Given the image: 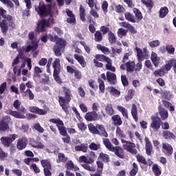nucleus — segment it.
I'll use <instances>...</instances> for the list:
<instances>
[{"label": "nucleus", "mask_w": 176, "mask_h": 176, "mask_svg": "<svg viewBox=\"0 0 176 176\" xmlns=\"http://www.w3.org/2000/svg\"><path fill=\"white\" fill-rule=\"evenodd\" d=\"M85 119L87 122H96L100 119V116L96 111H89L85 114Z\"/></svg>", "instance_id": "nucleus-16"}, {"label": "nucleus", "mask_w": 176, "mask_h": 176, "mask_svg": "<svg viewBox=\"0 0 176 176\" xmlns=\"http://www.w3.org/2000/svg\"><path fill=\"white\" fill-rule=\"evenodd\" d=\"M162 138L167 141H171V140L175 141L176 140V136L170 131H164L162 132Z\"/></svg>", "instance_id": "nucleus-24"}, {"label": "nucleus", "mask_w": 176, "mask_h": 176, "mask_svg": "<svg viewBox=\"0 0 176 176\" xmlns=\"http://www.w3.org/2000/svg\"><path fill=\"white\" fill-rule=\"evenodd\" d=\"M6 87H7L6 82H3L0 85V100L3 99V96H1V94H3V93H5V90H6ZM2 107H3V104H2V102L0 100V111L1 109H2ZM0 116H1V113H0Z\"/></svg>", "instance_id": "nucleus-34"}, {"label": "nucleus", "mask_w": 176, "mask_h": 176, "mask_svg": "<svg viewBox=\"0 0 176 176\" xmlns=\"http://www.w3.org/2000/svg\"><path fill=\"white\" fill-rule=\"evenodd\" d=\"M166 74V72L164 71V69H162V67H161L160 69H157L155 71H154L153 72V75L154 76H164V74Z\"/></svg>", "instance_id": "nucleus-55"}, {"label": "nucleus", "mask_w": 176, "mask_h": 176, "mask_svg": "<svg viewBox=\"0 0 176 176\" xmlns=\"http://www.w3.org/2000/svg\"><path fill=\"white\" fill-rule=\"evenodd\" d=\"M52 68H54V79L57 83H61V78L60 77L61 65L60 64V58H55L54 61L52 63Z\"/></svg>", "instance_id": "nucleus-8"}, {"label": "nucleus", "mask_w": 176, "mask_h": 176, "mask_svg": "<svg viewBox=\"0 0 176 176\" xmlns=\"http://www.w3.org/2000/svg\"><path fill=\"white\" fill-rule=\"evenodd\" d=\"M173 67V64H171V59L168 60V63H166L164 67H162V69H164L165 72H168V71L171 70Z\"/></svg>", "instance_id": "nucleus-61"}, {"label": "nucleus", "mask_w": 176, "mask_h": 176, "mask_svg": "<svg viewBox=\"0 0 176 176\" xmlns=\"http://www.w3.org/2000/svg\"><path fill=\"white\" fill-rule=\"evenodd\" d=\"M16 138H19V135L17 134H11L9 136H3L0 138V141L4 146V148H9L12 143L16 140Z\"/></svg>", "instance_id": "nucleus-11"}, {"label": "nucleus", "mask_w": 176, "mask_h": 176, "mask_svg": "<svg viewBox=\"0 0 176 176\" xmlns=\"http://www.w3.org/2000/svg\"><path fill=\"white\" fill-rule=\"evenodd\" d=\"M151 170L155 176L162 175V168H160V166H159V164H153L152 166Z\"/></svg>", "instance_id": "nucleus-35"}, {"label": "nucleus", "mask_w": 176, "mask_h": 176, "mask_svg": "<svg viewBox=\"0 0 176 176\" xmlns=\"http://www.w3.org/2000/svg\"><path fill=\"white\" fill-rule=\"evenodd\" d=\"M151 60L153 64H154L155 67H159V58H157V53H155V52L151 53Z\"/></svg>", "instance_id": "nucleus-45"}, {"label": "nucleus", "mask_w": 176, "mask_h": 176, "mask_svg": "<svg viewBox=\"0 0 176 176\" xmlns=\"http://www.w3.org/2000/svg\"><path fill=\"white\" fill-rule=\"evenodd\" d=\"M30 112H32V113H36V115H47V110L39 109L37 107L32 106L29 107Z\"/></svg>", "instance_id": "nucleus-21"}, {"label": "nucleus", "mask_w": 176, "mask_h": 176, "mask_svg": "<svg viewBox=\"0 0 176 176\" xmlns=\"http://www.w3.org/2000/svg\"><path fill=\"white\" fill-rule=\"evenodd\" d=\"M134 94H135V91L134 89H129L127 96L125 97L126 101H130L134 97Z\"/></svg>", "instance_id": "nucleus-56"}, {"label": "nucleus", "mask_w": 176, "mask_h": 176, "mask_svg": "<svg viewBox=\"0 0 176 176\" xmlns=\"http://www.w3.org/2000/svg\"><path fill=\"white\" fill-rule=\"evenodd\" d=\"M160 19H164L167 14H168V8L166 6L161 7L159 11Z\"/></svg>", "instance_id": "nucleus-38"}, {"label": "nucleus", "mask_w": 176, "mask_h": 176, "mask_svg": "<svg viewBox=\"0 0 176 176\" xmlns=\"http://www.w3.org/2000/svg\"><path fill=\"white\" fill-rule=\"evenodd\" d=\"M63 90L65 97L62 96H58V103L62 109H63L65 112H67L68 107L67 105L71 102L72 94H71V90H69L67 87H63Z\"/></svg>", "instance_id": "nucleus-4"}, {"label": "nucleus", "mask_w": 176, "mask_h": 176, "mask_svg": "<svg viewBox=\"0 0 176 176\" xmlns=\"http://www.w3.org/2000/svg\"><path fill=\"white\" fill-rule=\"evenodd\" d=\"M0 28L3 34L6 35L9 31V27L14 28V21L12 15L6 14V10L0 7Z\"/></svg>", "instance_id": "nucleus-1"}, {"label": "nucleus", "mask_w": 176, "mask_h": 176, "mask_svg": "<svg viewBox=\"0 0 176 176\" xmlns=\"http://www.w3.org/2000/svg\"><path fill=\"white\" fill-rule=\"evenodd\" d=\"M121 142L122 144H124L123 148L124 149L127 151V152L132 153V155H137V153H138V151L135 148V143H133L130 141H127L123 139L121 140Z\"/></svg>", "instance_id": "nucleus-12"}, {"label": "nucleus", "mask_w": 176, "mask_h": 176, "mask_svg": "<svg viewBox=\"0 0 176 176\" xmlns=\"http://www.w3.org/2000/svg\"><path fill=\"white\" fill-rule=\"evenodd\" d=\"M111 122L113 126L119 127V126H122L123 124V120H122V117L116 114L111 117Z\"/></svg>", "instance_id": "nucleus-23"}, {"label": "nucleus", "mask_w": 176, "mask_h": 176, "mask_svg": "<svg viewBox=\"0 0 176 176\" xmlns=\"http://www.w3.org/2000/svg\"><path fill=\"white\" fill-rule=\"evenodd\" d=\"M50 122L54 123V124H56V127L60 135H67V134H68V133H67V128L64 126V122L60 118H51Z\"/></svg>", "instance_id": "nucleus-9"}, {"label": "nucleus", "mask_w": 176, "mask_h": 176, "mask_svg": "<svg viewBox=\"0 0 176 176\" xmlns=\"http://www.w3.org/2000/svg\"><path fill=\"white\" fill-rule=\"evenodd\" d=\"M166 52L168 54H174V52H175V47H174L173 45L167 44Z\"/></svg>", "instance_id": "nucleus-62"}, {"label": "nucleus", "mask_w": 176, "mask_h": 176, "mask_svg": "<svg viewBox=\"0 0 176 176\" xmlns=\"http://www.w3.org/2000/svg\"><path fill=\"white\" fill-rule=\"evenodd\" d=\"M136 160L137 162H138V163H141V164H144V166H146V164H148V161H146L145 157H144L141 154H138L136 155Z\"/></svg>", "instance_id": "nucleus-48"}, {"label": "nucleus", "mask_w": 176, "mask_h": 176, "mask_svg": "<svg viewBox=\"0 0 176 176\" xmlns=\"http://www.w3.org/2000/svg\"><path fill=\"white\" fill-rule=\"evenodd\" d=\"M74 57L75 60H76L78 63H79L80 65L82 67V68H85V67H86L87 63H86V60H85V57H83V56L79 55L78 54H75L74 55Z\"/></svg>", "instance_id": "nucleus-32"}, {"label": "nucleus", "mask_w": 176, "mask_h": 176, "mask_svg": "<svg viewBox=\"0 0 176 176\" xmlns=\"http://www.w3.org/2000/svg\"><path fill=\"white\" fill-rule=\"evenodd\" d=\"M117 109L118 111H119V112L122 113V116H124L125 119H129V111L126 110V108L118 105L117 106Z\"/></svg>", "instance_id": "nucleus-42"}, {"label": "nucleus", "mask_w": 176, "mask_h": 176, "mask_svg": "<svg viewBox=\"0 0 176 176\" xmlns=\"http://www.w3.org/2000/svg\"><path fill=\"white\" fill-rule=\"evenodd\" d=\"M106 76L107 80L109 85H116V83H118L116 74H115V73L107 72Z\"/></svg>", "instance_id": "nucleus-19"}, {"label": "nucleus", "mask_w": 176, "mask_h": 176, "mask_svg": "<svg viewBox=\"0 0 176 176\" xmlns=\"http://www.w3.org/2000/svg\"><path fill=\"white\" fill-rule=\"evenodd\" d=\"M108 36H109L108 40L111 45H113L114 43H116L117 38L115 34H113V32H109L108 33Z\"/></svg>", "instance_id": "nucleus-49"}, {"label": "nucleus", "mask_w": 176, "mask_h": 176, "mask_svg": "<svg viewBox=\"0 0 176 176\" xmlns=\"http://www.w3.org/2000/svg\"><path fill=\"white\" fill-rule=\"evenodd\" d=\"M65 168H67V170L69 171H79V167L78 166L74 164V162L72 160H69L66 164H65Z\"/></svg>", "instance_id": "nucleus-27"}, {"label": "nucleus", "mask_w": 176, "mask_h": 176, "mask_svg": "<svg viewBox=\"0 0 176 176\" xmlns=\"http://www.w3.org/2000/svg\"><path fill=\"white\" fill-rule=\"evenodd\" d=\"M28 145V139L26 137H22L17 140L16 148L19 151L25 149Z\"/></svg>", "instance_id": "nucleus-17"}, {"label": "nucleus", "mask_w": 176, "mask_h": 176, "mask_svg": "<svg viewBox=\"0 0 176 176\" xmlns=\"http://www.w3.org/2000/svg\"><path fill=\"white\" fill-rule=\"evenodd\" d=\"M145 141V149H146V154L147 156H151L152 152H153V146H152V143L151 140H149V138L146 137L144 139Z\"/></svg>", "instance_id": "nucleus-20"}, {"label": "nucleus", "mask_w": 176, "mask_h": 176, "mask_svg": "<svg viewBox=\"0 0 176 176\" xmlns=\"http://www.w3.org/2000/svg\"><path fill=\"white\" fill-rule=\"evenodd\" d=\"M33 129H34V130H36L38 133H42L45 132V129H43V127L41 126V124H39V122L34 124L33 126Z\"/></svg>", "instance_id": "nucleus-59"}, {"label": "nucleus", "mask_w": 176, "mask_h": 176, "mask_svg": "<svg viewBox=\"0 0 176 176\" xmlns=\"http://www.w3.org/2000/svg\"><path fill=\"white\" fill-rule=\"evenodd\" d=\"M99 159L102 160L104 163H109V155L104 153H100L99 155Z\"/></svg>", "instance_id": "nucleus-52"}, {"label": "nucleus", "mask_w": 176, "mask_h": 176, "mask_svg": "<svg viewBox=\"0 0 176 176\" xmlns=\"http://www.w3.org/2000/svg\"><path fill=\"white\" fill-rule=\"evenodd\" d=\"M35 10L40 17H47L52 13V6L45 5V3L40 1L38 6H35Z\"/></svg>", "instance_id": "nucleus-6"}, {"label": "nucleus", "mask_w": 176, "mask_h": 176, "mask_svg": "<svg viewBox=\"0 0 176 176\" xmlns=\"http://www.w3.org/2000/svg\"><path fill=\"white\" fill-rule=\"evenodd\" d=\"M133 13H135V16L138 20V21H141V20H142V18H143L142 13H141V11H140L138 8H134L133 9Z\"/></svg>", "instance_id": "nucleus-53"}, {"label": "nucleus", "mask_w": 176, "mask_h": 176, "mask_svg": "<svg viewBox=\"0 0 176 176\" xmlns=\"http://www.w3.org/2000/svg\"><path fill=\"white\" fill-rule=\"evenodd\" d=\"M151 120L152 122L151 123L150 127L153 129L154 131H158L160 129V126H162V120L160 119V118L152 116Z\"/></svg>", "instance_id": "nucleus-15"}, {"label": "nucleus", "mask_w": 176, "mask_h": 176, "mask_svg": "<svg viewBox=\"0 0 176 176\" xmlns=\"http://www.w3.org/2000/svg\"><path fill=\"white\" fill-rule=\"evenodd\" d=\"M96 157V153L94 151H91L89 153V155L86 157L85 155H82L79 157V162L81 163H85L81 164L82 167L87 170V171H96V167L94 166H90L89 164H92L94 163V159Z\"/></svg>", "instance_id": "nucleus-5"}, {"label": "nucleus", "mask_w": 176, "mask_h": 176, "mask_svg": "<svg viewBox=\"0 0 176 176\" xmlns=\"http://www.w3.org/2000/svg\"><path fill=\"white\" fill-rule=\"evenodd\" d=\"M105 112L109 115V116H113V115H115V110L113 109L112 104L109 103L106 105Z\"/></svg>", "instance_id": "nucleus-40"}, {"label": "nucleus", "mask_w": 176, "mask_h": 176, "mask_svg": "<svg viewBox=\"0 0 176 176\" xmlns=\"http://www.w3.org/2000/svg\"><path fill=\"white\" fill-rule=\"evenodd\" d=\"M121 27H123L124 28H126L129 30V32L131 34H137V30H135V28H134V26H133L131 24L124 21L120 23Z\"/></svg>", "instance_id": "nucleus-29"}, {"label": "nucleus", "mask_w": 176, "mask_h": 176, "mask_svg": "<svg viewBox=\"0 0 176 176\" xmlns=\"http://www.w3.org/2000/svg\"><path fill=\"white\" fill-rule=\"evenodd\" d=\"M6 113L7 115H10L11 116H13L14 118H16V119H25V116H24L23 113L13 111L12 109H8L6 111Z\"/></svg>", "instance_id": "nucleus-22"}, {"label": "nucleus", "mask_w": 176, "mask_h": 176, "mask_svg": "<svg viewBox=\"0 0 176 176\" xmlns=\"http://www.w3.org/2000/svg\"><path fill=\"white\" fill-rule=\"evenodd\" d=\"M30 145L32 146V148H37L38 149H43V148H45L43 144L34 140L30 141Z\"/></svg>", "instance_id": "nucleus-36"}, {"label": "nucleus", "mask_w": 176, "mask_h": 176, "mask_svg": "<svg viewBox=\"0 0 176 176\" xmlns=\"http://www.w3.org/2000/svg\"><path fill=\"white\" fill-rule=\"evenodd\" d=\"M110 94H112V96H120V91L118 90V89L111 87H110Z\"/></svg>", "instance_id": "nucleus-64"}, {"label": "nucleus", "mask_w": 176, "mask_h": 176, "mask_svg": "<svg viewBox=\"0 0 176 176\" xmlns=\"http://www.w3.org/2000/svg\"><path fill=\"white\" fill-rule=\"evenodd\" d=\"M88 129L90 131V133H91L92 134H98V127H97V124L96 126H94V124H93L92 123L88 124Z\"/></svg>", "instance_id": "nucleus-50"}, {"label": "nucleus", "mask_w": 176, "mask_h": 176, "mask_svg": "<svg viewBox=\"0 0 176 176\" xmlns=\"http://www.w3.org/2000/svg\"><path fill=\"white\" fill-rule=\"evenodd\" d=\"M49 39L51 42L56 43L53 47V52L56 57H60L62 54L61 52H63V50L65 49V46H67V41L58 37L57 35L53 36L52 34L49 36Z\"/></svg>", "instance_id": "nucleus-3"}, {"label": "nucleus", "mask_w": 176, "mask_h": 176, "mask_svg": "<svg viewBox=\"0 0 176 176\" xmlns=\"http://www.w3.org/2000/svg\"><path fill=\"white\" fill-rule=\"evenodd\" d=\"M97 127L98 129L97 135H100V137H104V138H108V133L105 129V126H104V125L97 124Z\"/></svg>", "instance_id": "nucleus-28"}, {"label": "nucleus", "mask_w": 176, "mask_h": 176, "mask_svg": "<svg viewBox=\"0 0 176 176\" xmlns=\"http://www.w3.org/2000/svg\"><path fill=\"white\" fill-rule=\"evenodd\" d=\"M94 63L95 64V67H97L98 68H102V67H104V64L102 63H107L105 68L107 71H111V72H116V68L112 66V59L104 54H96L94 59Z\"/></svg>", "instance_id": "nucleus-2"}, {"label": "nucleus", "mask_w": 176, "mask_h": 176, "mask_svg": "<svg viewBox=\"0 0 176 176\" xmlns=\"http://www.w3.org/2000/svg\"><path fill=\"white\" fill-rule=\"evenodd\" d=\"M95 42H101L102 41V33L100 32V30H97L95 34Z\"/></svg>", "instance_id": "nucleus-57"}, {"label": "nucleus", "mask_w": 176, "mask_h": 176, "mask_svg": "<svg viewBox=\"0 0 176 176\" xmlns=\"http://www.w3.org/2000/svg\"><path fill=\"white\" fill-rule=\"evenodd\" d=\"M10 116H4L1 120H0V131H7L9 130V123H10Z\"/></svg>", "instance_id": "nucleus-14"}, {"label": "nucleus", "mask_w": 176, "mask_h": 176, "mask_svg": "<svg viewBox=\"0 0 176 176\" xmlns=\"http://www.w3.org/2000/svg\"><path fill=\"white\" fill-rule=\"evenodd\" d=\"M131 113L135 122H138V109H137V105L133 104L131 107Z\"/></svg>", "instance_id": "nucleus-33"}, {"label": "nucleus", "mask_w": 176, "mask_h": 176, "mask_svg": "<svg viewBox=\"0 0 176 176\" xmlns=\"http://www.w3.org/2000/svg\"><path fill=\"white\" fill-rule=\"evenodd\" d=\"M75 151L76 152H83L84 153H87V151L89 150V144L82 143L80 145H77L74 147Z\"/></svg>", "instance_id": "nucleus-26"}, {"label": "nucleus", "mask_w": 176, "mask_h": 176, "mask_svg": "<svg viewBox=\"0 0 176 176\" xmlns=\"http://www.w3.org/2000/svg\"><path fill=\"white\" fill-rule=\"evenodd\" d=\"M97 50H100L103 54H109L111 53V51L109 50V48L102 45L101 44H98L97 46Z\"/></svg>", "instance_id": "nucleus-44"}, {"label": "nucleus", "mask_w": 176, "mask_h": 176, "mask_svg": "<svg viewBox=\"0 0 176 176\" xmlns=\"http://www.w3.org/2000/svg\"><path fill=\"white\" fill-rule=\"evenodd\" d=\"M68 160V157H65V154L59 153L58 154V159H56V162L58 163H65Z\"/></svg>", "instance_id": "nucleus-46"}, {"label": "nucleus", "mask_w": 176, "mask_h": 176, "mask_svg": "<svg viewBox=\"0 0 176 176\" xmlns=\"http://www.w3.org/2000/svg\"><path fill=\"white\" fill-rule=\"evenodd\" d=\"M111 152H114L115 155L120 159H124V153L122 147L118 146H114L113 151H111Z\"/></svg>", "instance_id": "nucleus-30"}, {"label": "nucleus", "mask_w": 176, "mask_h": 176, "mask_svg": "<svg viewBox=\"0 0 176 176\" xmlns=\"http://www.w3.org/2000/svg\"><path fill=\"white\" fill-rule=\"evenodd\" d=\"M50 23L51 24H54V19L52 14L47 20L42 19L38 21L36 27V32H45V31H46V28H50Z\"/></svg>", "instance_id": "nucleus-7"}, {"label": "nucleus", "mask_w": 176, "mask_h": 176, "mask_svg": "<svg viewBox=\"0 0 176 176\" xmlns=\"http://www.w3.org/2000/svg\"><path fill=\"white\" fill-rule=\"evenodd\" d=\"M135 69V62L134 61H127L126 62V74H133Z\"/></svg>", "instance_id": "nucleus-25"}, {"label": "nucleus", "mask_w": 176, "mask_h": 176, "mask_svg": "<svg viewBox=\"0 0 176 176\" xmlns=\"http://www.w3.org/2000/svg\"><path fill=\"white\" fill-rule=\"evenodd\" d=\"M127 32H129V30L123 28H120L118 29L117 34L120 38H122V36H126V35H127Z\"/></svg>", "instance_id": "nucleus-60"}, {"label": "nucleus", "mask_w": 176, "mask_h": 176, "mask_svg": "<svg viewBox=\"0 0 176 176\" xmlns=\"http://www.w3.org/2000/svg\"><path fill=\"white\" fill-rule=\"evenodd\" d=\"M102 141H103V144H104V146H106V148H107V149H108V151H110V152H111V151H113L115 146H113L112 145V143H111V141H109V139L103 138Z\"/></svg>", "instance_id": "nucleus-39"}, {"label": "nucleus", "mask_w": 176, "mask_h": 176, "mask_svg": "<svg viewBox=\"0 0 176 176\" xmlns=\"http://www.w3.org/2000/svg\"><path fill=\"white\" fill-rule=\"evenodd\" d=\"M116 134L119 137V138H126V135L124 134V132L120 127L117 126L116 130Z\"/></svg>", "instance_id": "nucleus-54"}, {"label": "nucleus", "mask_w": 176, "mask_h": 176, "mask_svg": "<svg viewBox=\"0 0 176 176\" xmlns=\"http://www.w3.org/2000/svg\"><path fill=\"white\" fill-rule=\"evenodd\" d=\"M121 81L122 85L124 86V87L129 86V78H127V76H126V75L121 76Z\"/></svg>", "instance_id": "nucleus-63"}, {"label": "nucleus", "mask_w": 176, "mask_h": 176, "mask_svg": "<svg viewBox=\"0 0 176 176\" xmlns=\"http://www.w3.org/2000/svg\"><path fill=\"white\" fill-rule=\"evenodd\" d=\"M158 110L162 119L166 120L168 118V111L162 107H159Z\"/></svg>", "instance_id": "nucleus-37"}, {"label": "nucleus", "mask_w": 176, "mask_h": 176, "mask_svg": "<svg viewBox=\"0 0 176 176\" xmlns=\"http://www.w3.org/2000/svg\"><path fill=\"white\" fill-rule=\"evenodd\" d=\"M98 83H99V90L100 93H105V83L101 78H98Z\"/></svg>", "instance_id": "nucleus-51"}, {"label": "nucleus", "mask_w": 176, "mask_h": 176, "mask_svg": "<svg viewBox=\"0 0 176 176\" xmlns=\"http://www.w3.org/2000/svg\"><path fill=\"white\" fill-rule=\"evenodd\" d=\"M88 148H89L91 151H98V149L101 148V146L100 145V144H96L94 142H91L89 144V146H88Z\"/></svg>", "instance_id": "nucleus-58"}, {"label": "nucleus", "mask_w": 176, "mask_h": 176, "mask_svg": "<svg viewBox=\"0 0 176 176\" xmlns=\"http://www.w3.org/2000/svg\"><path fill=\"white\" fill-rule=\"evenodd\" d=\"M41 164L43 168V172L45 176H52V162L50 159L41 160Z\"/></svg>", "instance_id": "nucleus-13"}, {"label": "nucleus", "mask_w": 176, "mask_h": 176, "mask_svg": "<svg viewBox=\"0 0 176 176\" xmlns=\"http://www.w3.org/2000/svg\"><path fill=\"white\" fill-rule=\"evenodd\" d=\"M79 13L81 21H82V23H85V21H86V10L85 9L82 5L80 6Z\"/></svg>", "instance_id": "nucleus-41"}, {"label": "nucleus", "mask_w": 176, "mask_h": 176, "mask_svg": "<svg viewBox=\"0 0 176 176\" xmlns=\"http://www.w3.org/2000/svg\"><path fill=\"white\" fill-rule=\"evenodd\" d=\"M124 16L126 20H127L128 21H130L131 23H138V21L135 20V16L131 14V13L127 12L124 14Z\"/></svg>", "instance_id": "nucleus-47"}, {"label": "nucleus", "mask_w": 176, "mask_h": 176, "mask_svg": "<svg viewBox=\"0 0 176 176\" xmlns=\"http://www.w3.org/2000/svg\"><path fill=\"white\" fill-rule=\"evenodd\" d=\"M28 38L30 41H31V45H29L26 47L25 52L26 53H30V52H35L36 49H38V41L36 39H34L35 38V32H30L28 34Z\"/></svg>", "instance_id": "nucleus-10"}, {"label": "nucleus", "mask_w": 176, "mask_h": 176, "mask_svg": "<svg viewBox=\"0 0 176 176\" xmlns=\"http://www.w3.org/2000/svg\"><path fill=\"white\" fill-rule=\"evenodd\" d=\"M141 2L146 6L148 12H151L152 9H153V6H155L153 0H141Z\"/></svg>", "instance_id": "nucleus-31"}, {"label": "nucleus", "mask_w": 176, "mask_h": 176, "mask_svg": "<svg viewBox=\"0 0 176 176\" xmlns=\"http://www.w3.org/2000/svg\"><path fill=\"white\" fill-rule=\"evenodd\" d=\"M162 152L165 156H171L174 152V148L170 144L164 143L162 144Z\"/></svg>", "instance_id": "nucleus-18"}, {"label": "nucleus", "mask_w": 176, "mask_h": 176, "mask_svg": "<svg viewBox=\"0 0 176 176\" xmlns=\"http://www.w3.org/2000/svg\"><path fill=\"white\" fill-rule=\"evenodd\" d=\"M135 50L136 52L138 60L144 61V52H142V49L138 47H135Z\"/></svg>", "instance_id": "nucleus-43"}]
</instances>
